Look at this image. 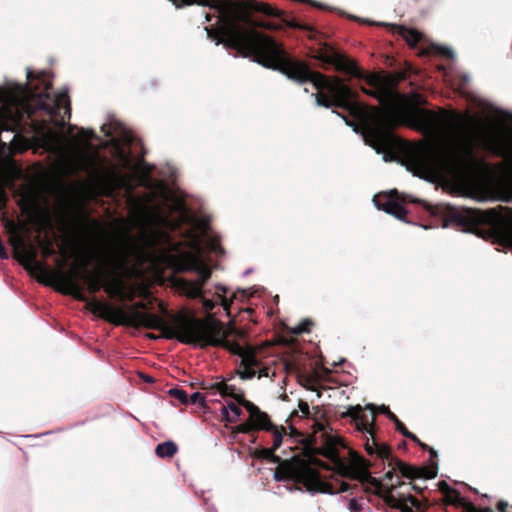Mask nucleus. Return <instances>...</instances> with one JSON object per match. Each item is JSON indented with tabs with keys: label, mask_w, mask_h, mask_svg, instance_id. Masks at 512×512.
Wrapping results in <instances>:
<instances>
[{
	"label": "nucleus",
	"mask_w": 512,
	"mask_h": 512,
	"mask_svg": "<svg viewBox=\"0 0 512 512\" xmlns=\"http://www.w3.org/2000/svg\"><path fill=\"white\" fill-rule=\"evenodd\" d=\"M101 131L111 136L108 143L116 165L98 171L99 154L91 140L96 137L92 129H81L78 134L56 145L59 165L62 172L75 175L83 171L101 183L103 188L112 192L124 189L127 196L129 220L137 234H126L123 242L109 246L104 251L84 257L87 265L95 258L100 267L86 271L83 280L91 293L101 288L110 297L119 300H133L135 289L121 277L103 279L104 269L115 274L124 270L128 259L133 257L139 262L149 261L164 266L174 272H196L197 279L176 278L177 291L189 298L202 296V288L211 277L210 267L202 259L203 246L210 251L221 253L217 239L209 238V217L191 219L183 198L171 187L168 181L154 179L153 166L142 160L133 162L130 145L133 134L116 121L104 123Z\"/></svg>",
	"instance_id": "nucleus-1"
},
{
	"label": "nucleus",
	"mask_w": 512,
	"mask_h": 512,
	"mask_svg": "<svg viewBox=\"0 0 512 512\" xmlns=\"http://www.w3.org/2000/svg\"><path fill=\"white\" fill-rule=\"evenodd\" d=\"M216 289L218 292H221L222 294H226L228 291V289L221 284H217ZM218 296L221 299V305L223 306V308L225 310H228L232 301L228 300L224 295L218 294Z\"/></svg>",
	"instance_id": "nucleus-23"
},
{
	"label": "nucleus",
	"mask_w": 512,
	"mask_h": 512,
	"mask_svg": "<svg viewBox=\"0 0 512 512\" xmlns=\"http://www.w3.org/2000/svg\"><path fill=\"white\" fill-rule=\"evenodd\" d=\"M213 388L216 389V391L221 395V396H233L235 397V386L234 385H231V384H228L224 381H221V382H217L213 385Z\"/></svg>",
	"instance_id": "nucleus-17"
},
{
	"label": "nucleus",
	"mask_w": 512,
	"mask_h": 512,
	"mask_svg": "<svg viewBox=\"0 0 512 512\" xmlns=\"http://www.w3.org/2000/svg\"><path fill=\"white\" fill-rule=\"evenodd\" d=\"M88 307L94 314L116 325L126 324L159 329L164 338H176L182 343L199 344L201 347L223 346L239 356L240 362L236 373L242 380L252 379L256 375L258 378L270 376V369L261 366L251 348H243L240 344L228 339L234 330L231 327H225L220 321L210 316L205 319H197L179 313L166 322L157 315L140 311L144 308L143 303H137L128 311H124L122 308L114 307L96 298L88 302Z\"/></svg>",
	"instance_id": "nucleus-3"
},
{
	"label": "nucleus",
	"mask_w": 512,
	"mask_h": 512,
	"mask_svg": "<svg viewBox=\"0 0 512 512\" xmlns=\"http://www.w3.org/2000/svg\"><path fill=\"white\" fill-rule=\"evenodd\" d=\"M378 410L382 413H385L388 415V417L390 418V414H393L392 412H390L389 408L385 405H381L378 407Z\"/></svg>",
	"instance_id": "nucleus-36"
},
{
	"label": "nucleus",
	"mask_w": 512,
	"mask_h": 512,
	"mask_svg": "<svg viewBox=\"0 0 512 512\" xmlns=\"http://www.w3.org/2000/svg\"><path fill=\"white\" fill-rule=\"evenodd\" d=\"M407 438H410V439L418 442V438L413 433H411V432H409V435H408Z\"/></svg>",
	"instance_id": "nucleus-39"
},
{
	"label": "nucleus",
	"mask_w": 512,
	"mask_h": 512,
	"mask_svg": "<svg viewBox=\"0 0 512 512\" xmlns=\"http://www.w3.org/2000/svg\"><path fill=\"white\" fill-rule=\"evenodd\" d=\"M373 203L378 210H383L399 220H403L407 214L405 208L397 203L391 195L386 193L375 195Z\"/></svg>",
	"instance_id": "nucleus-10"
},
{
	"label": "nucleus",
	"mask_w": 512,
	"mask_h": 512,
	"mask_svg": "<svg viewBox=\"0 0 512 512\" xmlns=\"http://www.w3.org/2000/svg\"><path fill=\"white\" fill-rule=\"evenodd\" d=\"M333 113L336 114L338 117H341L345 121L346 125L353 127V130L355 132L358 131V126L354 122L347 120V118L345 116L341 115L340 113H338L336 111H333Z\"/></svg>",
	"instance_id": "nucleus-32"
},
{
	"label": "nucleus",
	"mask_w": 512,
	"mask_h": 512,
	"mask_svg": "<svg viewBox=\"0 0 512 512\" xmlns=\"http://www.w3.org/2000/svg\"><path fill=\"white\" fill-rule=\"evenodd\" d=\"M55 279L61 285V290L67 294L74 296L76 299L84 301L86 298L82 292V288L76 281V272L69 273L56 272Z\"/></svg>",
	"instance_id": "nucleus-11"
},
{
	"label": "nucleus",
	"mask_w": 512,
	"mask_h": 512,
	"mask_svg": "<svg viewBox=\"0 0 512 512\" xmlns=\"http://www.w3.org/2000/svg\"><path fill=\"white\" fill-rule=\"evenodd\" d=\"M7 201V195L2 186H0V210H2L5 207Z\"/></svg>",
	"instance_id": "nucleus-30"
},
{
	"label": "nucleus",
	"mask_w": 512,
	"mask_h": 512,
	"mask_svg": "<svg viewBox=\"0 0 512 512\" xmlns=\"http://www.w3.org/2000/svg\"><path fill=\"white\" fill-rule=\"evenodd\" d=\"M205 19H206V21H210V20H211L210 14H208V13H207V14L205 15Z\"/></svg>",
	"instance_id": "nucleus-42"
},
{
	"label": "nucleus",
	"mask_w": 512,
	"mask_h": 512,
	"mask_svg": "<svg viewBox=\"0 0 512 512\" xmlns=\"http://www.w3.org/2000/svg\"><path fill=\"white\" fill-rule=\"evenodd\" d=\"M177 452V446L172 441H166L156 446L155 453L160 458H170Z\"/></svg>",
	"instance_id": "nucleus-15"
},
{
	"label": "nucleus",
	"mask_w": 512,
	"mask_h": 512,
	"mask_svg": "<svg viewBox=\"0 0 512 512\" xmlns=\"http://www.w3.org/2000/svg\"><path fill=\"white\" fill-rule=\"evenodd\" d=\"M250 272H251L250 270H246L244 275H248V274H250Z\"/></svg>",
	"instance_id": "nucleus-44"
},
{
	"label": "nucleus",
	"mask_w": 512,
	"mask_h": 512,
	"mask_svg": "<svg viewBox=\"0 0 512 512\" xmlns=\"http://www.w3.org/2000/svg\"><path fill=\"white\" fill-rule=\"evenodd\" d=\"M243 406L249 413L248 422L241 425V431L244 433L250 430H265L273 429L274 424L266 412L261 411L255 404L250 401L244 400Z\"/></svg>",
	"instance_id": "nucleus-8"
},
{
	"label": "nucleus",
	"mask_w": 512,
	"mask_h": 512,
	"mask_svg": "<svg viewBox=\"0 0 512 512\" xmlns=\"http://www.w3.org/2000/svg\"><path fill=\"white\" fill-rule=\"evenodd\" d=\"M400 433H402L405 437H408L409 435V431L406 428H404Z\"/></svg>",
	"instance_id": "nucleus-40"
},
{
	"label": "nucleus",
	"mask_w": 512,
	"mask_h": 512,
	"mask_svg": "<svg viewBox=\"0 0 512 512\" xmlns=\"http://www.w3.org/2000/svg\"><path fill=\"white\" fill-rule=\"evenodd\" d=\"M25 268L27 270H30L32 272H44L45 267L43 263L37 260V258H34V262H30L28 265H25Z\"/></svg>",
	"instance_id": "nucleus-24"
},
{
	"label": "nucleus",
	"mask_w": 512,
	"mask_h": 512,
	"mask_svg": "<svg viewBox=\"0 0 512 512\" xmlns=\"http://www.w3.org/2000/svg\"><path fill=\"white\" fill-rule=\"evenodd\" d=\"M388 467L390 468L384 476V480L386 483L390 484L393 482L395 478V471L398 470L404 477L407 478H425L432 479L436 477L437 472L428 468H417L414 466H409L400 460H395L389 456Z\"/></svg>",
	"instance_id": "nucleus-7"
},
{
	"label": "nucleus",
	"mask_w": 512,
	"mask_h": 512,
	"mask_svg": "<svg viewBox=\"0 0 512 512\" xmlns=\"http://www.w3.org/2000/svg\"><path fill=\"white\" fill-rule=\"evenodd\" d=\"M42 251H43L44 256H50L55 253L54 250L52 248H50L49 246L43 247Z\"/></svg>",
	"instance_id": "nucleus-35"
},
{
	"label": "nucleus",
	"mask_w": 512,
	"mask_h": 512,
	"mask_svg": "<svg viewBox=\"0 0 512 512\" xmlns=\"http://www.w3.org/2000/svg\"><path fill=\"white\" fill-rule=\"evenodd\" d=\"M415 119L422 129L433 134L430 145L409 146L405 151V166L422 179L450 178L464 182L472 177L478 161L475 156L476 138L464 129L450 128V119L428 110H417Z\"/></svg>",
	"instance_id": "nucleus-4"
},
{
	"label": "nucleus",
	"mask_w": 512,
	"mask_h": 512,
	"mask_svg": "<svg viewBox=\"0 0 512 512\" xmlns=\"http://www.w3.org/2000/svg\"><path fill=\"white\" fill-rule=\"evenodd\" d=\"M273 435L272 448L277 450L283 443V435L285 430L283 427L273 426V429L268 430Z\"/></svg>",
	"instance_id": "nucleus-18"
},
{
	"label": "nucleus",
	"mask_w": 512,
	"mask_h": 512,
	"mask_svg": "<svg viewBox=\"0 0 512 512\" xmlns=\"http://www.w3.org/2000/svg\"><path fill=\"white\" fill-rule=\"evenodd\" d=\"M397 190L391 191V194H397Z\"/></svg>",
	"instance_id": "nucleus-45"
},
{
	"label": "nucleus",
	"mask_w": 512,
	"mask_h": 512,
	"mask_svg": "<svg viewBox=\"0 0 512 512\" xmlns=\"http://www.w3.org/2000/svg\"><path fill=\"white\" fill-rule=\"evenodd\" d=\"M274 479H275L276 481H281V480H283V479H284V476L282 475V473H281V472L276 471V472L274 473Z\"/></svg>",
	"instance_id": "nucleus-38"
},
{
	"label": "nucleus",
	"mask_w": 512,
	"mask_h": 512,
	"mask_svg": "<svg viewBox=\"0 0 512 512\" xmlns=\"http://www.w3.org/2000/svg\"><path fill=\"white\" fill-rule=\"evenodd\" d=\"M437 52L441 55H444V56H447L450 58L454 57V52L449 47L439 46V47H437Z\"/></svg>",
	"instance_id": "nucleus-28"
},
{
	"label": "nucleus",
	"mask_w": 512,
	"mask_h": 512,
	"mask_svg": "<svg viewBox=\"0 0 512 512\" xmlns=\"http://www.w3.org/2000/svg\"><path fill=\"white\" fill-rule=\"evenodd\" d=\"M326 61L333 64L336 69L341 70L355 77H362V72L357 67L355 62L346 58L344 55L333 52L327 56Z\"/></svg>",
	"instance_id": "nucleus-13"
},
{
	"label": "nucleus",
	"mask_w": 512,
	"mask_h": 512,
	"mask_svg": "<svg viewBox=\"0 0 512 512\" xmlns=\"http://www.w3.org/2000/svg\"><path fill=\"white\" fill-rule=\"evenodd\" d=\"M311 324L312 322L309 319H304L299 324L291 327L290 332L294 335H300L302 333L308 332Z\"/></svg>",
	"instance_id": "nucleus-20"
},
{
	"label": "nucleus",
	"mask_w": 512,
	"mask_h": 512,
	"mask_svg": "<svg viewBox=\"0 0 512 512\" xmlns=\"http://www.w3.org/2000/svg\"><path fill=\"white\" fill-rule=\"evenodd\" d=\"M349 489H350V485L348 483L341 482L339 490H337V491H330V490L325 489V490H323V492H326V493H329V494H334V493L346 492Z\"/></svg>",
	"instance_id": "nucleus-29"
},
{
	"label": "nucleus",
	"mask_w": 512,
	"mask_h": 512,
	"mask_svg": "<svg viewBox=\"0 0 512 512\" xmlns=\"http://www.w3.org/2000/svg\"><path fill=\"white\" fill-rule=\"evenodd\" d=\"M390 419L395 423L396 429L399 432H401L405 428L403 423L394 414H390Z\"/></svg>",
	"instance_id": "nucleus-31"
},
{
	"label": "nucleus",
	"mask_w": 512,
	"mask_h": 512,
	"mask_svg": "<svg viewBox=\"0 0 512 512\" xmlns=\"http://www.w3.org/2000/svg\"><path fill=\"white\" fill-rule=\"evenodd\" d=\"M399 33L405 38V40L410 45H415L420 40L421 37V34L418 31L405 27H400Z\"/></svg>",
	"instance_id": "nucleus-16"
},
{
	"label": "nucleus",
	"mask_w": 512,
	"mask_h": 512,
	"mask_svg": "<svg viewBox=\"0 0 512 512\" xmlns=\"http://www.w3.org/2000/svg\"><path fill=\"white\" fill-rule=\"evenodd\" d=\"M318 413L319 410L317 408L313 414V430L308 438V442L315 453L321 454L331 460L333 465L332 469L336 473L342 477L356 479L361 482L370 480L376 489V493L392 507L406 511L408 510L406 502H409L412 506H418V501L411 495H408L404 499L396 498L393 495L394 490L404 484L400 481L398 476H395V482L393 481L390 484L383 483L381 480L371 478L367 462L359 455L351 453L349 463H346L340 458L337 450L340 439L331 434L325 421L316 419Z\"/></svg>",
	"instance_id": "nucleus-5"
},
{
	"label": "nucleus",
	"mask_w": 512,
	"mask_h": 512,
	"mask_svg": "<svg viewBox=\"0 0 512 512\" xmlns=\"http://www.w3.org/2000/svg\"><path fill=\"white\" fill-rule=\"evenodd\" d=\"M275 449L271 448H263L258 452V456L263 459H268L274 463L280 461V457L274 454Z\"/></svg>",
	"instance_id": "nucleus-21"
},
{
	"label": "nucleus",
	"mask_w": 512,
	"mask_h": 512,
	"mask_svg": "<svg viewBox=\"0 0 512 512\" xmlns=\"http://www.w3.org/2000/svg\"><path fill=\"white\" fill-rule=\"evenodd\" d=\"M179 8L184 5L198 4L208 6L217 13L218 31L205 28L208 38L215 39L216 45L221 42L234 48L245 57L251 56L253 61L272 70L284 74L288 79L304 84L311 82L318 90L315 101L318 106L345 108L362 126V135L367 145L377 154H383V160H389L387 149L397 143L392 128L401 123V114L394 107L396 95L392 88L398 79L393 75L381 76L369 74L366 82L374 90L365 91L377 98L384 106L382 109L368 108L351 102L352 91L339 78L329 80L323 74L309 69L301 61H293L286 57L281 47L269 36L259 33L256 27L276 30L281 26L272 21L245 18V11H255L267 16L280 17L282 12L266 3L254 0L246 1L239 6L231 1L221 0H171Z\"/></svg>",
	"instance_id": "nucleus-2"
},
{
	"label": "nucleus",
	"mask_w": 512,
	"mask_h": 512,
	"mask_svg": "<svg viewBox=\"0 0 512 512\" xmlns=\"http://www.w3.org/2000/svg\"><path fill=\"white\" fill-rule=\"evenodd\" d=\"M294 476L309 489H317L321 484L318 471L309 464L301 463L294 468Z\"/></svg>",
	"instance_id": "nucleus-12"
},
{
	"label": "nucleus",
	"mask_w": 512,
	"mask_h": 512,
	"mask_svg": "<svg viewBox=\"0 0 512 512\" xmlns=\"http://www.w3.org/2000/svg\"><path fill=\"white\" fill-rule=\"evenodd\" d=\"M508 507V503L506 501H499L497 508L500 512H506V508Z\"/></svg>",
	"instance_id": "nucleus-34"
},
{
	"label": "nucleus",
	"mask_w": 512,
	"mask_h": 512,
	"mask_svg": "<svg viewBox=\"0 0 512 512\" xmlns=\"http://www.w3.org/2000/svg\"><path fill=\"white\" fill-rule=\"evenodd\" d=\"M204 396L200 393V392H194L193 394H191L189 396V403H193V404H203L204 403Z\"/></svg>",
	"instance_id": "nucleus-25"
},
{
	"label": "nucleus",
	"mask_w": 512,
	"mask_h": 512,
	"mask_svg": "<svg viewBox=\"0 0 512 512\" xmlns=\"http://www.w3.org/2000/svg\"><path fill=\"white\" fill-rule=\"evenodd\" d=\"M169 394L183 404L189 403V395L182 389L172 388L169 390Z\"/></svg>",
	"instance_id": "nucleus-22"
},
{
	"label": "nucleus",
	"mask_w": 512,
	"mask_h": 512,
	"mask_svg": "<svg viewBox=\"0 0 512 512\" xmlns=\"http://www.w3.org/2000/svg\"><path fill=\"white\" fill-rule=\"evenodd\" d=\"M12 244L14 245L15 249L17 250L20 262L24 266L28 265L30 262H34V258L36 257L35 248L27 246L23 242V240L17 235H15L12 238Z\"/></svg>",
	"instance_id": "nucleus-14"
},
{
	"label": "nucleus",
	"mask_w": 512,
	"mask_h": 512,
	"mask_svg": "<svg viewBox=\"0 0 512 512\" xmlns=\"http://www.w3.org/2000/svg\"><path fill=\"white\" fill-rule=\"evenodd\" d=\"M215 307V303L212 300L204 299L203 308L206 312L211 311Z\"/></svg>",
	"instance_id": "nucleus-33"
},
{
	"label": "nucleus",
	"mask_w": 512,
	"mask_h": 512,
	"mask_svg": "<svg viewBox=\"0 0 512 512\" xmlns=\"http://www.w3.org/2000/svg\"><path fill=\"white\" fill-rule=\"evenodd\" d=\"M348 508L350 512H360L362 509V506L357 501V499L353 498L349 501Z\"/></svg>",
	"instance_id": "nucleus-27"
},
{
	"label": "nucleus",
	"mask_w": 512,
	"mask_h": 512,
	"mask_svg": "<svg viewBox=\"0 0 512 512\" xmlns=\"http://www.w3.org/2000/svg\"><path fill=\"white\" fill-rule=\"evenodd\" d=\"M504 200L506 202L512 201V184H511L509 192L507 193V195H505Z\"/></svg>",
	"instance_id": "nucleus-37"
},
{
	"label": "nucleus",
	"mask_w": 512,
	"mask_h": 512,
	"mask_svg": "<svg viewBox=\"0 0 512 512\" xmlns=\"http://www.w3.org/2000/svg\"><path fill=\"white\" fill-rule=\"evenodd\" d=\"M400 433H402L405 437H408L409 435V431L406 428H404Z\"/></svg>",
	"instance_id": "nucleus-41"
},
{
	"label": "nucleus",
	"mask_w": 512,
	"mask_h": 512,
	"mask_svg": "<svg viewBox=\"0 0 512 512\" xmlns=\"http://www.w3.org/2000/svg\"><path fill=\"white\" fill-rule=\"evenodd\" d=\"M298 407L305 417H310L311 411L307 402L299 401Z\"/></svg>",
	"instance_id": "nucleus-26"
},
{
	"label": "nucleus",
	"mask_w": 512,
	"mask_h": 512,
	"mask_svg": "<svg viewBox=\"0 0 512 512\" xmlns=\"http://www.w3.org/2000/svg\"><path fill=\"white\" fill-rule=\"evenodd\" d=\"M227 412V420L235 421L241 415V409L234 403H229L227 407L223 408Z\"/></svg>",
	"instance_id": "nucleus-19"
},
{
	"label": "nucleus",
	"mask_w": 512,
	"mask_h": 512,
	"mask_svg": "<svg viewBox=\"0 0 512 512\" xmlns=\"http://www.w3.org/2000/svg\"><path fill=\"white\" fill-rule=\"evenodd\" d=\"M150 338L152 339H156L157 337L156 336H153V335H149Z\"/></svg>",
	"instance_id": "nucleus-46"
},
{
	"label": "nucleus",
	"mask_w": 512,
	"mask_h": 512,
	"mask_svg": "<svg viewBox=\"0 0 512 512\" xmlns=\"http://www.w3.org/2000/svg\"><path fill=\"white\" fill-rule=\"evenodd\" d=\"M480 140L485 149L500 155L509 156L511 154L510 148L506 143V139L494 131H484L480 134Z\"/></svg>",
	"instance_id": "nucleus-9"
},
{
	"label": "nucleus",
	"mask_w": 512,
	"mask_h": 512,
	"mask_svg": "<svg viewBox=\"0 0 512 512\" xmlns=\"http://www.w3.org/2000/svg\"><path fill=\"white\" fill-rule=\"evenodd\" d=\"M366 408L370 409L372 413L370 415L363 412V408L360 405L350 406L346 411L341 413V417H351L355 423L356 429L360 431L365 439V449L369 454H377L382 460H388L390 456V449L384 444H378L374 438V432L371 424L374 421V409L376 408L373 404H367Z\"/></svg>",
	"instance_id": "nucleus-6"
},
{
	"label": "nucleus",
	"mask_w": 512,
	"mask_h": 512,
	"mask_svg": "<svg viewBox=\"0 0 512 512\" xmlns=\"http://www.w3.org/2000/svg\"><path fill=\"white\" fill-rule=\"evenodd\" d=\"M430 452H431V454H432V455H435V456L437 455L435 450H432V449H431V451H430Z\"/></svg>",
	"instance_id": "nucleus-43"
}]
</instances>
